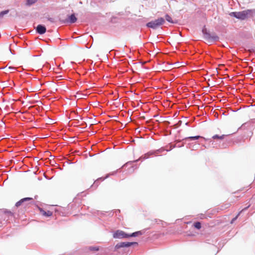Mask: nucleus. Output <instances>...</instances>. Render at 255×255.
<instances>
[{
	"label": "nucleus",
	"mask_w": 255,
	"mask_h": 255,
	"mask_svg": "<svg viewBox=\"0 0 255 255\" xmlns=\"http://www.w3.org/2000/svg\"><path fill=\"white\" fill-rule=\"evenodd\" d=\"M252 10H246L239 12H232L230 13L232 16L236 17L237 18L245 20L252 15Z\"/></svg>",
	"instance_id": "1"
},
{
	"label": "nucleus",
	"mask_w": 255,
	"mask_h": 255,
	"mask_svg": "<svg viewBox=\"0 0 255 255\" xmlns=\"http://www.w3.org/2000/svg\"><path fill=\"white\" fill-rule=\"evenodd\" d=\"M164 22V19L162 17H160L147 23L146 26L148 27L155 29L162 25Z\"/></svg>",
	"instance_id": "2"
},
{
	"label": "nucleus",
	"mask_w": 255,
	"mask_h": 255,
	"mask_svg": "<svg viewBox=\"0 0 255 255\" xmlns=\"http://www.w3.org/2000/svg\"><path fill=\"white\" fill-rule=\"evenodd\" d=\"M114 238H127L129 237V234H126L123 231L118 230L114 234Z\"/></svg>",
	"instance_id": "3"
},
{
	"label": "nucleus",
	"mask_w": 255,
	"mask_h": 255,
	"mask_svg": "<svg viewBox=\"0 0 255 255\" xmlns=\"http://www.w3.org/2000/svg\"><path fill=\"white\" fill-rule=\"evenodd\" d=\"M134 244H137L136 242H122L115 246V249L118 250L121 248L128 247Z\"/></svg>",
	"instance_id": "4"
},
{
	"label": "nucleus",
	"mask_w": 255,
	"mask_h": 255,
	"mask_svg": "<svg viewBox=\"0 0 255 255\" xmlns=\"http://www.w3.org/2000/svg\"><path fill=\"white\" fill-rule=\"evenodd\" d=\"M37 197V196L35 195V196H34L33 197H27V198H23V199H21L20 200H19V201H18L17 202H16L15 204V206L16 207H19V206H20L21 205L22 203L24 202V201H29V200H33L34 199H36Z\"/></svg>",
	"instance_id": "5"
},
{
	"label": "nucleus",
	"mask_w": 255,
	"mask_h": 255,
	"mask_svg": "<svg viewBox=\"0 0 255 255\" xmlns=\"http://www.w3.org/2000/svg\"><path fill=\"white\" fill-rule=\"evenodd\" d=\"M36 31L38 33L40 34H43L45 33L46 28L44 26L39 24L37 25L36 28Z\"/></svg>",
	"instance_id": "6"
},
{
	"label": "nucleus",
	"mask_w": 255,
	"mask_h": 255,
	"mask_svg": "<svg viewBox=\"0 0 255 255\" xmlns=\"http://www.w3.org/2000/svg\"><path fill=\"white\" fill-rule=\"evenodd\" d=\"M76 21H77V18L75 16L74 14H72L69 16V21L70 23H75Z\"/></svg>",
	"instance_id": "7"
},
{
	"label": "nucleus",
	"mask_w": 255,
	"mask_h": 255,
	"mask_svg": "<svg viewBox=\"0 0 255 255\" xmlns=\"http://www.w3.org/2000/svg\"><path fill=\"white\" fill-rule=\"evenodd\" d=\"M41 213L42 215L46 216V217H50V216H52V212H51L50 211H48L46 212L43 210H41Z\"/></svg>",
	"instance_id": "8"
},
{
	"label": "nucleus",
	"mask_w": 255,
	"mask_h": 255,
	"mask_svg": "<svg viewBox=\"0 0 255 255\" xmlns=\"http://www.w3.org/2000/svg\"><path fill=\"white\" fill-rule=\"evenodd\" d=\"M227 135H226V134H222L221 135H217V134H216L214 136H213L212 138L214 139H220V140H222L223 139L225 136H226Z\"/></svg>",
	"instance_id": "9"
},
{
	"label": "nucleus",
	"mask_w": 255,
	"mask_h": 255,
	"mask_svg": "<svg viewBox=\"0 0 255 255\" xmlns=\"http://www.w3.org/2000/svg\"><path fill=\"white\" fill-rule=\"evenodd\" d=\"M4 69L5 70V72H10L12 73L13 72L14 70H15V68L14 67H11V66H7L4 68Z\"/></svg>",
	"instance_id": "10"
},
{
	"label": "nucleus",
	"mask_w": 255,
	"mask_h": 255,
	"mask_svg": "<svg viewBox=\"0 0 255 255\" xmlns=\"http://www.w3.org/2000/svg\"><path fill=\"white\" fill-rule=\"evenodd\" d=\"M142 234L141 231H137L134 233H132L131 234H129V237H136L138 236H140Z\"/></svg>",
	"instance_id": "11"
},
{
	"label": "nucleus",
	"mask_w": 255,
	"mask_h": 255,
	"mask_svg": "<svg viewBox=\"0 0 255 255\" xmlns=\"http://www.w3.org/2000/svg\"><path fill=\"white\" fill-rule=\"evenodd\" d=\"M202 137L200 136H189L187 138H186V140H196L199 139V138Z\"/></svg>",
	"instance_id": "12"
},
{
	"label": "nucleus",
	"mask_w": 255,
	"mask_h": 255,
	"mask_svg": "<svg viewBox=\"0 0 255 255\" xmlns=\"http://www.w3.org/2000/svg\"><path fill=\"white\" fill-rule=\"evenodd\" d=\"M193 226L196 229H197L198 230L201 228V224L199 222L194 223Z\"/></svg>",
	"instance_id": "13"
},
{
	"label": "nucleus",
	"mask_w": 255,
	"mask_h": 255,
	"mask_svg": "<svg viewBox=\"0 0 255 255\" xmlns=\"http://www.w3.org/2000/svg\"><path fill=\"white\" fill-rule=\"evenodd\" d=\"M165 19L169 22L174 23V22L172 20V19L170 15H169L168 14H166L165 15Z\"/></svg>",
	"instance_id": "14"
},
{
	"label": "nucleus",
	"mask_w": 255,
	"mask_h": 255,
	"mask_svg": "<svg viewBox=\"0 0 255 255\" xmlns=\"http://www.w3.org/2000/svg\"><path fill=\"white\" fill-rule=\"evenodd\" d=\"M9 12V10H4V11H1L0 12V19L2 17H3V16L8 13Z\"/></svg>",
	"instance_id": "15"
},
{
	"label": "nucleus",
	"mask_w": 255,
	"mask_h": 255,
	"mask_svg": "<svg viewBox=\"0 0 255 255\" xmlns=\"http://www.w3.org/2000/svg\"><path fill=\"white\" fill-rule=\"evenodd\" d=\"M89 250L91 251H98L99 250L98 247H90Z\"/></svg>",
	"instance_id": "16"
},
{
	"label": "nucleus",
	"mask_w": 255,
	"mask_h": 255,
	"mask_svg": "<svg viewBox=\"0 0 255 255\" xmlns=\"http://www.w3.org/2000/svg\"><path fill=\"white\" fill-rule=\"evenodd\" d=\"M37 0H27V4L28 5H31L33 3H34Z\"/></svg>",
	"instance_id": "17"
},
{
	"label": "nucleus",
	"mask_w": 255,
	"mask_h": 255,
	"mask_svg": "<svg viewBox=\"0 0 255 255\" xmlns=\"http://www.w3.org/2000/svg\"><path fill=\"white\" fill-rule=\"evenodd\" d=\"M240 213H239V214L234 218H233L232 221H231V224H233L234 222L237 220V219L238 218L239 215H240Z\"/></svg>",
	"instance_id": "18"
}]
</instances>
